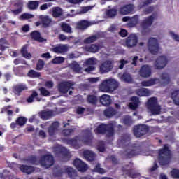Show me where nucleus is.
Here are the masks:
<instances>
[{
	"instance_id": "14",
	"label": "nucleus",
	"mask_w": 179,
	"mask_h": 179,
	"mask_svg": "<svg viewBox=\"0 0 179 179\" xmlns=\"http://www.w3.org/2000/svg\"><path fill=\"white\" fill-rule=\"evenodd\" d=\"M169 60L166 56H159L155 60V68L157 69H163V68H166Z\"/></svg>"
},
{
	"instance_id": "21",
	"label": "nucleus",
	"mask_w": 179,
	"mask_h": 179,
	"mask_svg": "<svg viewBox=\"0 0 179 179\" xmlns=\"http://www.w3.org/2000/svg\"><path fill=\"white\" fill-rule=\"evenodd\" d=\"M50 51H52V52H55V54H64L68 52V46L66 45H59L50 49Z\"/></svg>"
},
{
	"instance_id": "44",
	"label": "nucleus",
	"mask_w": 179,
	"mask_h": 179,
	"mask_svg": "<svg viewBox=\"0 0 179 179\" xmlns=\"http://www.w3.org/2000/svg\"><path fill=\"white\" fill-rule=\"evenodd\" d=\"M27 76H29V78H40V76H41V73L34 70H29V72L27 73Z\"/></svg>"
},
{
	"instance_id": "57",
	"label": "nucleus",
	"mask_w": 179,
	"mask_h": 179,
	"mask_svg": "<svg viewBox=\"0 0 179 179\" xmlns=\"http://www.w3.org/2000/svg\"><path fill=\"white\" fill-rule=\"evenodd\" d=\"M26 121L27 120L24 117H21L17 120L16 123L17 124V125L22 127L24 125V124H26Z\"/></svg>"
},
{
	"instance_id": "49",
	"label": "nucleus",
	"mask_w": 179,
	"mask_h": 179,
	"mask_svg": "<svg viewBox=\"0 0 179 179\" xmlns=\"http://www.w3.org/2000/svg\"><path fill=\"white\" fill-rule=\"evenodd\" d=\"M45 65V62H44V60L39 59L36 64V70L41 71L43 68H44Z\"/></svg>"
},
{
	"instance_id": "46",
	"label": "nucleus",
	"mask_w": 179,
	"mask_h": 179,
	"mask_svg": "<svg viewBox=\"0 0 179 179\" xmlns=\"http://www.w3.org/2000/svg\"><path fill=\"white\" fill-rule=\"evenodd\" d=\"M74 133H75V128L66 129L62 131V135H64V136H71V135H73Z\"/></svg>"
},
{
	"instance_id": "39",
	"label": "nucleus",
	"mask_w": 179,
	"mask_h": 179,
	"mask_svg": "<svg viewBox=\"0 0 179 179\" xmlns=\"http://www.w3.org/2000/svg\"><path fill=\"white\" fill-rule=\"evenodd\" d=\"M61 29L62 31L64 33H72V28L71 27V25L69 24H66V22H62L61 24Z\"/></svg>"
},
{
	"instance_id": "31",
	"label": "nucleus",
	"mask_w": 179,
	"mask_h": 179,
	"mask_svg": "<svg viewBox=\"0 0 179 179\" xmlns=\"http://www.w3.org/2000/svg\"><path fill=\"white\" fill-rule=\"evenodd\" d=\"M171 97L176 106H179V90H174L171 94Z\"/></svg>"
},
{
	"instance_id": "6",
	"label": "nucleus",
	"mask_w": 179,
	"mask_h": 179,
	"mask_svg": "<svg viewBox=\"0 0 179 179\" xmlns=\"http://www.w3.org/2000/svg\"><path fill=\"white\" fill-rule=\"evenodd\" d=\"M145 104L148 110L150 113H162V106L159 104L156 96L148 99Z\"/></svg>"
},
{
	"instance_id": "13",
	"label": "nucleus",
	"mask_w": 179,
	"mask_h": 179,
	"mask_svg": "<svg viewBox=\"0 0 179 179\" xmlns=\"http://www.w3.org/2000/svg\"><path fill=\"white\" fill-rule=\"evenodd\" d=\"M138 45V36L135 34H131L125 40V47L134 48Z\"/></svg>"
},
{
	"instance_id": "29",
	"label": "nucleus",
	"mask_w": 179,
	"mask_h": 179,
	"mask_svg": "<svg viewBox=\"0 0 179 179\" xmlns=\"http://www.w3.org/2000/svg\"><path fill=\"white\" fill-rule=\"evenodd\" d=\"M71 69H72L73 72L76 73H80L82 71V67L79 65L76 61H73L71 64H69Z\"/></svg>"
},
{
	"instance_id": "28",
	"label": "nucleus",
	"mask_w": 179,
	"mask_h": 179,
	"mask_svg": "<svg viewBox=\"0 0 179 179\" xmlns=\"http://www.w3.org/2000/svg\"><path fill=\"white\" fill-rule=\"evenodd\" d=\"M40 6V1H29L27 3V8L29 10H37Z\"/></svg>"
},
{
	"instance_id": "27",
	"label": "nucleus",
	"mask_w": 179,
	"mask_h": 179,
	"mask_svg": "<svg viewBox=\"0 0 179 179\" xmlns=\"http://www.w3.org/2000/svg\"><path fill=\"white\" fill-rule=\"evenodd\" d=\"M138 23H139V15H136L130 17V20L129 21L127 26L128 27H136Z\"/></svg>"
},
{
	"instance_id": "32",
	"label": "nucleus",
	"mask_w": 179,
	"mask_h": 179,
	"mask_svg": "<svg viewBox=\"0 0 179 179\" xmlns=\"http://www.w3.org/2000/svg\"><path fill=\"white\" fill-rule=\"evenodd\" d=\"M159 79L157 78H151L148 80H143L141 82V86L145 87H148L149 86H153V85H156V82H157Z\"/></svg>"
},
{
	"instance_id": "7",
	"label": "nucleus",
	"mask_w": 179,
	"mask_h": 179,
	"mask_svg": "<svg viewBox=\"0 0 179 179\" xmlns=\"http://www.w3.org/2000/svg\"><path fill=\"white\" fill-rule=\"evenodd\" d=\"M147 47L149 52L152 55H157L160 51L159 41L156 38H150L148 39Z\"/></svg>"
},
{
	"instance_id": "24",
	"label": "nucleus",
	"mask_w": 179,
	"mask_h": 179,
	"mask_svg": "<svg viewBox=\"0 0 179 179\" xmlns=\"http://www.w3.org/2000/svg\"><path fill=\"white\" fill-rule=\"evenodd\" d=\"M131 103H129V107L131 110H136L138 107H139V103L141 101H139V98L138 96H132L131 98Z\"/></svg>"
},
{
	"instance_id": "5",
	"label": "nucleus",
	"mask_w": 179,
	"mask_h": 179,
	"mask_svg": "<svg viewBox=\"0 0 179 179\" xmlns=\"http://www.w3.org/2000/svg\"><path fill=\"white\" fill-rule=\"evenodd\" d=\"M170 160H171V152H170V150H169V147H167V145H164V148L159 151V164L162 166H166L170 163Z\"/></svg>"
},
{
	"instance_id": "33",
	"label": "nucleus",
	"mask_w": 179,
	"mask_h": 179,
	"mask_svg": "<svg viewBox=\"0 0 179 179\" xmlns=\"http://www.w3.org/2000/svg\"><path fill=\"white\" fill-rule=\"evenodd\" d=\"M20 169L22 173H25L26 174H31L34 171V167L31 166L22 165Z\"/></svg>"
},
{
	"instance_id": "36",
	"label": "nucleus",
	"mask_w": 179,
	"mask_h": 179,
	"mask_svg": "<svg viewBox=\"0 0 179 179\" xmlns=\"http://www.w3.org/2000/svg\"><path fill=\"white\" fill-rule=\"evenodd\" d=\"M34 99H36L37 101H40V100H41V98H38V94L36 91L32 92L31 96L27 99V103H33V101H34Z\"/></svg>"
},
{
	"instance_id": "19",
	"label": "nucleus",
	"mask_w": 179,
	"mask_h": 179,
	"mask_svg": "<svg viewBox=\"0 0 179 179\" xmlns=\"http://www.w3.org/2000/svg\"><path fill=\"white\" fill-rule=\"evenodd\" d=\"M83 155L85 160H87V162H94L97 157V155L90 150H84Z\"/></svg>"
},
{
	"instance_id": "16",
	"label": "nucleus",
	"mask_w": 179,
	"mask_h": 179,
	"mask_svg": "<svg viewBox=\"0 0 179 179\" xmlns=\"http://www.w3.org/2000/svg\"><path fill=\"white\" fill-rule=\"evenodd\" d=\"M135 6L134 4H126L121 7L119 10L120 15H129L134 13Z\"/></svg>"
},
{
	"instance_id": "45",
	"label": "nucleus",
	"mask_w": 179,
	"mask_h": 179,
	"mask_svg": "<svg viewBox=\"0 0 179 179\" xmlns=\"http://www.w3.org/2000/svg\"><path fill=\"white\" fill-rule=\"evenodd\" d=\"M122 79H123L124 82H126V83H131V82H132V77L129 73H124L122 76Z\"/></svg>"
},
{
	"instance_id": "51",
	"label": "nucleus",
	"mask_w": 179,
	"mask_h": 179,
	"mask_svg": "<svg viewBox=\"0 0 179 179\" xmlns=\"http://www.w3.org/2000/svg\"><path fill=\"white\" fill-rule=\"evenodd\" d=\"M39 117H41V118L42 120H49V118H51V117H52V113H41L39 114Z\"/></svg>"
},
{
	"instance_id": "8",
	"label": "nucleus",
	"mask_w": 179,
	"mask_h": 179,
	"mask_svg": "<svg viewBox=\"0 0 179 179\" xmlns=\"http://www.w3.org/2000/svg\"><path fill=\"white\" fill-rule=\"evenodd\" d=\"M155 16L150 15L142 21V22L141 23V27L142 28L141 33L143 36H146L149 33V31H150L149 27H150V26L153 24Z\"/></svg>"
},
{
	"instance_id": "59",
	"label": "nucleus",
	"mask_w": 179,
	"mask_h": 179,
	"mask_svg": "<svg viewBox=\"0 0 179 179\" xmlns=\"http://www.w3.org/2000/svg\"><path fill=\"white\" fill-rule=\"evenodd\" d=\"M14 6L18 8V9H23V0H17L15 3Z\"/></svg>"
},
{
	"instance_id": "25",
	"label": "nucleus",
	"mask_w": 179,
	"mask_h": 179,
	"mask_svg": "<svg viewBox=\"0 0 179 179\" xmlns=\"http://www.w3.org/2000/svg\"><path fill=\"white\" fill-rule=\"evenodd\" d=\"M90 26H92V23L86 20H83L77 24V27L79 30H86Z\"/></svg>"
},
{
	"instance_id": "50",
	"label": "nucleus",
	"mask_w": 179,
	"mask_h": 179,
	"mask_svg": "<svg viewBox=\"0 0 179 179\" xmlns=\"http://www.w3.org/2000/svg\"><path fill=\"white\" fill-rule=\"evenodd\" d=\"M123 123L124 125H127V127H131L132 124H134V121L132 120V118L131 117L127 116L124 118Z\"/></svg>"
},
{
	"instance_id": "40",
	"label": "nucleus",
	"mask_w": 179,
	"mask_h": 179,
	"mask_svg": "<svg viewBox=\"0 0 179 179\" xmlns=\"http://www.w3.org/2000/svg\"><path fill=\"white\" fill-rule=\"evenodd\" d=\"M21 54L22 55V57H24V58H26L27 59H30L31 58V54L27 51V46H24L22 48Z\"/></svg>"
},
{
	"instance_id": "41",
	"label": "nucleus",
	"mask_w": 179,
	"mask_h": 179,
	"mask_svg": "<svg viewBox=\"0 0 179 179\" xmlns=\"http://www.w3.org/2000/svg\"><path fill=\"white\" fill-rule=\"evenodd\" d=\"M13 72L16 76H24V73L23 72V66L15 67L13 69Z\"/></svg>"
},
{
	"instance_id": "15",
	"label": "nucleus",
	"mask_w": 179,
	"mask_h": 179,
	"mask_svg": "<svg viewBox=\"0 0 179 179\" xmlns=\"http://www.w3.org/2000/svg\"><path fill=\"white\" fill-rule=\"evenodd\" d=\"M113 69V63H111V61L107 60L103 62L100 66H99V72L101 73H107L110 72Z\"/></svg>"
},
{
	"instance_id": "37",
	"label": "nucleus",
	"mask_w": 179,
	"mask_h": 179,
	"mask_svg": "<svg viewBox=\"0 0 179 179\" xmlns=\"http://www.w3.org/2000/svg\"><path fill=\"white\" fill-rule=\"evenodd\" d=\"M41 19V23L43 27H49L50 24H51V18L48 15L43 17Z\"/></svg>"
},
{
	"instance_id": "20",
	"label": "nucleus",
	"mask_w": 179,
	"mask_h": 179,
	"mask_svg": "<svg viewBox=\"0 0 179 179\" xmlns=\"http://www.w3.org/2000/svg\"><path fill=\"white\" fill-rule=\"evenodd\" d=\"M99 102L102 106H104L105 107H108L113 102V100L111 99V96L108 94H103L99 97Z\"/></svg>"
},
{
	"instance_id": "43",
	"label": "nucleus",
	"mask_w": 179,
	"mask_h": 179,
	"mask_svg": "<svg viewBox=\"0 0 179 179\" xmlns=\"http://www.w3.org/2000/svg\"><path fill=\"white\" fill-rule=\"evenodd\" d=\"M99 37H97L96 35H92L84 40V43L85 44H92V43H94V41H97V39Z\"/></svg>"
},
{
	"instance_id": "2",
	"label": "nucleus",
	"mask_w": 179,
	"mask_h": 179,
	"mask_svg": "<svg viewBox=\"0 0 179 179\" xmlns=\"http://www.w3.org/2000/svg\"><path fill=\"white\" fill-rule=\"evenodd\" d=\"M92 139V130L87 129L82 131L81 136L68 140L67 143L68 145H71L75 149H79L83 143H87V142H90Z\"/></svg>"
},
{
	"instance_id": "54",
	"label": "nucleus",
	"mask_w": 179,
	"mask_h": 179,
	"mask_svg": "<svg viewBox=\"0 0 179 179\" xmlns=\"http://www.w3.org/2000/svg\"><path fill=\"white\" fill-rule=\"evenodd\" d=\"M33 17H34V15H33L32 14L27 13H24L22 14L20 16V19H22V20H26L27 19H33Z\"/></svg>"
},
{
	"instance_id": "62",
	"label": "nucleus",
	"mask_w": 179,
	"mask_h": 179,
	"mask_svg": "<svg viewBox=\"0 0 179 179\" xmlns=\"http://www.w3.org/2000/svg\"><path fill=\"white\" fill-rule=\"evenodd\" d=\"M169 34L175 41H178L179 43V35L175 34L173 31H170Z\"/></svg>"
},
{
	"instance_id": "4",
	"label": "nucleus",
	"mask_w": 179,
	"mask_h": 179,
	"mask_svg": "<svg viewBox=\"0 0 179 179\" xmlns=\"http://www.w3.org/2000/svg\"><path fill=\"white\" fill-rule=\"evenodd\" d=\"M114 128H115V123H110L108 124H101L95 130V134H106L107 136H113Z\"/></svg>"
},
{
	"instance_id": "11",
	"label": "nucleus",
	"mask_w": 179,
	"mask_h": 179,
	"mask_svg": "<svg viewBox=\"0 0 179 179\" xmlns=\"http://www.w3.org/2000/svg\"><path fill=\"white\" fill-rule=\"evenodd\" d=\"M40 164L45 169H50L51 166L54 165V157L51 155H45L41 157Z\"/></svg>"
},
{
	"instance_id": "35",
	"label": "nucleus",
	"mask_w": 179,
	"mask_h": 179,
	"mask_svg": "<svg viewBox=\"0 0 179 179\" xmlns=\"http://www.w3.org/2000/svg\"><path fill=\"white\" fill-rule=\"evenodd\" d=\"M137 94L140 97H148V96H150V92L148 90V88H141L137 90Z\"/></svg>"
},
{
	"instance_id": "61",
	"label": "nucleus",
	"mask_w": 179,
	"mask_h": 179,
	"mask_svg": "<svg viewBox=\"0 0 179 179\" xmlns=\"http://www.w3.org/2000/svg\"><path fill=\"white\" fill-rule=\"evenodd\" d=\"M154 10H155V6H151L145 8V10H144V13L145 15H149V13H152V12H153Z\"/></svg>"
},
{
	"instance_id": "56",
	"label": "nucleus",
	"mask_w": 179,
	"mask_h": 179,
	"mask_svg": "<svg viewBox=\"0 0 179 179\" xmlns=\"http://www.w3.org/2000/svg\"><path fill=\"white\" fill-rule=\"evenodd\" d=\"M94 170L96 173H99V174H104L106 173V171L100 167V164H96Z\"/></svg>"
},
{
	"instance_id": "18",
	"label": "nucleus",
	"mask_w": 179,
	"mask_h": 179,
	"mask_svg": "<svg viewBox=\"0 0 179 179\" xmlns=\"http://www.w3.org/2000/svg\"><path fill=\"white\" fill-rule=\"evenodd\" d=\"M139 75L141 78H149L152 75V69L148 65H143L140 69Z\"/></svg>"
},
{
	"instance_id": "55",
	"label": "nucleus",
	"mask_w": 179,
	"mask_h": 179,
	"mask_svg": "<svg viewBox=\"0 0 179 179\" xmlns=\"http://www.w3.org/2000/svg\"><path fill=\"white\" fill-rule=\"evenodd\" d=\"M152 2H153V0H145L144 2L141 3L138 7L140 9H143V8H145V6L150 5Z\"/></svg>"
},
{
	"instance_id": "52",
	"label": "nucleus",
	"mask_w": 179,
	"mask_h": 179,
	"mask_svg": "<svg viewBox=\"0 0 179 179\" xmlns=\"http://www.w3.org/2000/svg\"><path fill=\"white\" fill-rule=\"evenodd\" d=\"M117 9H110L107 11L106 15L108 17H114V16H117Z\"/></svg>"
},
{
	"instance_id": "38",
	"label": "nucleus",
	"mask_w": 179,
	"mask_h": 179,
	"mask_svg": "<svg viewBox=\"0 0 179 179\" xmlns=\"http://www.w3.org/2000/svg\"><path fill=\"white\" fill-rule=\"evenodd\" d=\"M52 16L53 17H60V16H62V9L59 7H53Z\"/></svg>"
},
{
	"instance_id": "1",
	"label": "nucleus",
	"mask_w": 179,
	"mask_h": 179,
	"mask_svg": "<svg viewBox=\"0 0 179 179\" xmlns=\"http://www.w3.org/2000/svg\"><path fill=\"white\" fill-rule=\"evenodd\" d=\"M120 148H122L123 150L120 152V155L123 157L131 159L133 156L142 155L141 147L138 144L131 145V136L128 134H123L120 139L117 141Z\"/></svg>"
},
{
	"instance_id": "34",
	"label": "nucleus",
	"mask_w": 179,
	"mask_h": 179,
	"mask_svg": "<svg viewBox=\"0 0 179 179\" xmlns=\"http://www.w3.org/2000/svg\"><path fill=\"white\" fill-rule=\"evenodd\" d=\"M87 101L89 104L96 106L99 99L96 96V95H88L87 97Z\"/></svg>"
},
{
	"instance_id": "9",
	"label": "nucleus",
	"mask_w": 179,
	"mask_h": 179,
	"mask_svg": "<svg viewBox=\"0 0 179 179\" xmlns=\"http://www.w3.org/2000/svg\"><path fill=\"white\" fill-rule=\"evenodd\" d=\"M55 155L62 157V162H68L71 159L69 151L64 147H56L54 148Z\"/></svg>"
},
{
	"instance_id": "10",
	"label": "nucleus",
	"mask_w": 179,
	"mask_h": 179,
	"mask_svg": "<svg viewBox=\"0 0 179 179\" xmlns=\"http://www.w3.org/2000/svg\"><path fill=\"white\" fill-rule=\"evenodd\" d=\"M134 135L136 138H141V136H143V135H146L149 131V127L146 124H138L136 125L134 127Z\"/></svg>"
},
{
	"instance_id": "22",
	"label": "nucleus",
	"mask_w": 179,
	"mask_h": 179,
	"mask_svg": "<svg viewBox=\"0 0 179 179\" xmlns=\"http://www.w3.org/2000/svg\"><path fill=\"white\" fill-rule=\"evenodd\" d=\"M30 36L34 41H37L38 43L44 42V38L41 37V34L38 31H33Z\"/></svg>"
},
{
	"instance_id": "64",
	"label": "nucleus",
	"mask_w": 179,
	"mask_h": 179,
	"mask_svg": "<svg viewBox=\"0 0 179 179\" xmlns=\"http://www.w3.org/2000/svg\"><path fill=\"white\" fill-rule=\"evenodd\" d=\"M98 150H99V152H104V150H106L103 141L99 142V144L98 145Z\"/></svg>"
},
{
	"instance_id": "47",
	"label": "nucleus",
	"mask_w": 179,
	"mask_h": 179,
	"mask_svg": "<svg viewBox=\"0 0 179 179\" xmlns=\"http://www.w3.org/2000/svg\"><path fill=\"white\" fill-rule=\"evenodd\" d=\"M39 91L41 92V96H43V97H48V96L51 95V92H50V91H48L44 87H40Z\"/></svg>"
},
{
	"instance_id": "23",
	"label": "nucleus",
	"mask_w": 179,
	"mask_h": 179,
	"mask_svg": "<svg viewBox=\"0 0 179 179\" xmlns=\"http://www.w3.org/2000/svg\"><path fill=\"white\" fill-rule=\"evenodd\" d=\"M59 128V122H54L53 123H52V124L48 128L49 135L50 136H53V135H55Z\"/></svg>"
},
{
	"instance_id": "48",
	"label": "nucleus",
	"mask_w": 179,
	"mask_h": 179,
	"mask_svg": "<svg viewBox=\"0 0 179 179\" xmlns=\"http://www.w3.org/2000/svg\"><path fill=\"white\" fill-rule=\"evenodd\" d=\"M90 52L96 53L98 52L99 50H100V46L97 45L92 44L87 48Z\"/></svg>"
},
{
	"instance_id": "26",
	"label": "nucleus",
	"mask_w": 179,
	"mask_h": 179,
	"mask_svg": "<svg viewBox=\"0 0 179 179\" xmlns=\"http://www.w3.org/2000/svg\"><path fill=\"white\" fill-rule=\"evenodd\" d=\"M63 173H67L69 177H70L71 178L76 176V171H75V169H73V168L72 167L65 166L62 169L61 174H62Z\"/></svg>"
},
{
	"instance_id": "12",
	"label": "nucleus",
	"mask_w": 179,
	"mask_h": 179,
	"mask_svg": "<svg viewBox=\"0 0 179 179\" xmlns=\"http://www.w3.org/2000/svg\"><path fill=\"white\" fill-rule=\"evenodd\" d=\"M73 83L72 81H63L58 84L57 89L59 93H64V94L68 93V91L72 89Z\"/></svg>"
},
{
	"instance_id": "60",
	"label": "nucleus",
	"mask_w": 179,
	"mask_h": 179,
	"mask_svg": "<svg viewBox=\"0 0 179 179\" xmlns=\"http://www.w3.org/2000/svg\"><path fill=\"white\" fill-rule=\"evenodd\" d=\"M171 174L173 178H179V170L178 169H173L171 171Z\"/></svg>"
},
{
	"instance_id": "63",
	"label": "nucleus",
	"mask_w": 179,
	"mask_h": 179,
	"mask_svg": "<svg viewBox=\"0 0 179 179\" xmlns=\"http://www.w3.org/2000/svg\"><path fill=\"white\" fill-rule=\"evenodd\" d=\"M86 65H96L94 58H90L85 61Z\"/></svg>"
},
{
	"instance_id": "3",
	"label": "nucleus",
	"mask_w": 179,
	"mask_h": 179,
	"mask_svg": "<svg viewBox=\"0 0 179 179\" xmlns=\"http://www.w3.org/2000/svg\"><path fill=\"white\" fill-rule=\"evenodd\" d=\"M119 83L114 78H108L102 81L99 85V90L105 93L113 92L118 89Z\"/></svg>"
},
{
	"instance_id": "58",
	"label": "nucleus",
	"mask_w": 179,
	"mask_h": 179,
	"mask_svg": "<svg viewBox=\"0 0 179 179\" xmlns=\"http://www.w3.org/2000/svg\"><path fill=\"white\" fill-rule=\"evenodd\" d=\"M52 6V3H44L40 6V10H47L48 8Z\"/></svg>"
},
{
	"instance_id": "42",
	"label": "nucleus",
	"mask_w": 179,
	"mask_h": 179,
	"mask_svg": "<svg viewBox=\"0 0 179 179\" xmlns=\"http://www.w3.org/2000/svg\"><path fill=\"white\" fill-rule=\"evenodd\" d=\"M160 79L163 80L164 85H169L170 83V76L167 73H162L160 76Z\"/></svg>"
},
{
	"instance_id": "53",
	"label": "nucleus",
	"mask_w": 179,
	"mask_h": 179,
	"mask_svg": "<svg viewBox=\"0 0 179 179\" xmlns=\"http://www.w3.org/2000/svg\"><path fill=\"white\" fill-rule=\"evenodd\" d=\"M64 61H65V58L62 57H57L52 59V64H62L64 63Z\"/></svg>"
},
{
	"instance_id": "17",
	"label": "nucleus",
	"mask_w": 179,
	"mask_h": 179,
	"mask_svg": "<svg viewBox=\"0 0 179 179\" xmlns=\"http://www.w3.org/2000/svg\"><path fill=\"white\" fill-rule=\"evenodd\" d=\"M73 164L76 167V169H78V171H81V173H85V171L88 169L87 164L79 159H75L73 162Z\"/></svg>"
},
{
	"instance_id": "30",
	"label": "nucleus",
	"mask_w": 179,
	"mask_h": 179,
	"mask_svg": "<svg viewBox=\"0 0 179 179\" xmlns=\"http://www.w3.org/2000/svg\"><path fill=\"white\" fill-rule=\"evenodd\" d=\"M27 90V87L23 84L17 85L13 87V92L15 94L20 96V93L23 92V90Z\"/></svg>"
}]
</instances>
